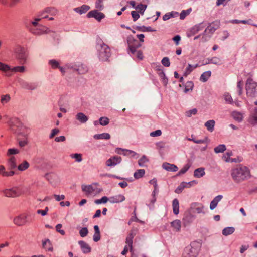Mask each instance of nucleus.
I'll list each match as a JSON object with an SVG mask.
<instances>
[{
    "label": "nucleus",
    "mask_w": 257,
    "mask_h": 257,
    "mask_svg": "<svg viewBox=\"0 0 257 257\" xmlns=\"http://www.w3.org/2000/svg\"><path fill=\"white\" fill-rule=\"evenodd\" d=\"M49 64L51 65V67L53 69H56L60 67L59 63L55 60H51L49 62Z\"/></svg>",
    "instance_id": "53"
},
{
    "label": "nucleus",
    "mask_w": 257,
    "mask_h": 257,
    "mask_svg": "<svg viewBox=\"0 0 257 257\" xmlns=\"http://www.w3.org/2000/svg\"><path fill=\"white\" fill-rule=\"evenodd\" d=\"M232 116L234 119L237 120L238 121H241L242 119V115L241 113L238 112H233L232 113Z\"/></svg>",
    "instance_id": "51"
},
{
    "label": "nucleus",
    "mask_w": 257,
    "mask_h": 257,
    "mask_svg": "<svg viewBox=\"0 0 257 257\" xmlns=\"http://www.w3.org/2000/svg\"><path fill=\"white\" fill-rule=\"evenodd\" d=\"M199 65L198 64H196L195 65H192L191 64H188V67L186 68L185 71L184 72L183 76L185 77L187 76L190 73L196 68L198 67Z\"/></svg>",
    "instance_id": "31"
},
{
    "label": "nucleus",
    "mask_w": 257,
    "mask_h": 257,
    "mask_svg": "<svg viewBox=\"0 0 257 257\" xmlns=\"http://www.w3.org/2000/svg\"><path fill=\"white\" fill-rule=\"evenodd\" d=\"M193 183V182H190L189 183L182 182L175 190L176 193H181L185 188H189Z\"/></svg>",
    "instance_id": "21"
},
{
    "label": "nucleus",
    "mask_w": 257,
    "mask_h": 257,
    "mask_svg": "<svg viewBox=\"0 0 257 257\" xmlns=\"http://www.w3.org/2000/svg\"><path fill=\"white\" fill-rule=\"evenodd\" d=\"M121 161V158L118 156H115L109 158L106 162V165L107 166H114L119 163Z\"/></svg>",
    "instance_id": "16"
},
{
    "label": "nucleus",
    "mask_w": 257,
    "mask_h": 257,
    "mask_svg": "<svg viewBox=\"0 0 257 257\" xmlns=\"http://www.w3.org/2000/svg\"><path fill=\"white\" fill-rule=\"evenodd\" d=\"M90 9V7L86 5H83L80 7H77L75 8L74 11L80 14L86 13L87 11Z\"/></svg>",
    "instance_id": "28"
},
{
    "label": "nucleus",
    "mask_w": 257,
    "mask_h": 257,
    "mask_svg": "<svg viewBox=\"0 0 257 257\" xmlns=\"http://www.w3.org/2000/svg\"><path fill=\"white\" fill-rule=\"evenodd\" d=\"M87 16L88 18H94L98 22H100L102 19L105 18V15L99 11V10H93L90 11Z\"/></svg>",
    "instance_id": "10"
},
{
    "label": "nucleus",
    "mask_w": 257,
    "mask_h": 257,
    "mask_svg": "<svg viewBox=\"0 0 257 257\" xmlns=\"http://www.w3.org/2000/svg\"><path fill=\"white\" fill-rule=\"evenodd\" d=\"M0 71L6 73V75L7 76H11L12 75L11 73V67L5 63L0 62Z\"/></svg>",
    "instance_id": "19"
},
{
    "label": "nucleus",
    "mask_w": 257,
    "mask_h": 257,
    "mask_svg": "<svg viewBox=\"0 0 257 257\" xmlns=\"http://www.w3.org/2000/svg\"><path fill=\"white\" fill-rule=\"evenodd\" d=\"M162 64L165 67H169L170 65L169 59L168 57H164L162 60Z\"/></svg>",
    "instance_id": "64"
},
{
    "label": "nucleus",
    "mask_w": 257,
    "mask_h": 257,
    "mask_svg": "<svg viewBox=\"0 0 257 257\" xmlns=\"http://www.w3.org/2000/svg\"><path fill=\"white\" fill-rule=\"evenodd\" d=\"M14 53L16 59L19 60L20 64H24L26 63L28 55L27 50L24 47L20 45L16 46L14 49Z\"/></svg>",
    "instance_id": "5"
},
{
    "label": "nucleus",
    "mask_w": 257,
    "mask_h": 257,
    "mask_svg": "<svg viewBox=\"0 0 257 257\" xmlns=\"http://www.w3.org/2000/svg\"><path fill=\"white\" fill-rule=\"evenodd\" d=\"M206 25L203 23H200L197 25H195L194 26L191 30V32L193 34H195L196 33H198L200 31L203 30L205 27Z\"/></svg>",
    "instance_id": "26"
},
{
    "label": "nucleus",
    "mask_w": 257,
    "mask_h": 257,
    "mask_svg": "<svg viewBox=\"0 0 257 257\" xmlns=\"http://www.w3.org/2000/svg\"><path fill=\"white\" fill-rule=\"evenodd\" d=\"M38 21H34L32 22L33 27L31 28V32L35 35H41L46 31L47 28L43 26L38 25Z\"/></svg>",
    "instance_id": "9"
},
{
    "label": "nucleus",
    "mask_w": 257,
    "mask_h": 257,
    "mask_svg": "<svg viewBox=\"0 0 257 257\" xmlns=\"http://www.w3.org/2000/svg\"><path fill=\"white\" fill-rule=\"evenodd\" d=\"M42 244L44 248L48 249V250H52V247L51 246L50 241L49 239H46L43 241Z\"/></svg>",
    "instance_id": "48"
},
{
    "label": "nucleus",
    "mask_w": 257,
    "mask_h": 257,
    "mask_svg": "<svg viewBox=\"0 0 257 257\" xmlns=\"http://www.w3.org/2000/svg\"><path fill=\"white\" fill-rule=\"evenodd\" d=\"M27 215L22 214L14 219V223L18 226L24 225L27 222Z\"/></svg>",
    "instance_id": "13"
},
{
    "label": "nucleus",
    "mask_w": 257,
    "mask_h": 257,
    "mask_svg": "<svg viewBox=\"0 0 257 257\" xmlns=\"http://www.w3.org/2000/svg\"><path fill=\"white\" fill-rule=\"evenodd\" d=\"M48 13L45 12V9L40 13L39 15V18H35V20L36 21H39L42 19L48 18Z\"/></svg>",
    "instance_id": "50"
},
{
    "label": "nucleus",
    "mask_w": 257,
    "mask_h": 257,
    "mask_svg": "<svg viewBox=\"0 0 257 257\" xmlns=\"http://www.w3.org/2000/svg\"><path fill=\"white\" fill-rule=\"evenodd\" d=\"M191 11V9L190 8L186 10H183L180 15V18L181 20H183L185 17L189 15Z\"/></svg>",
    "instance_id": "55"
},
{
    "label": "nucleus",
    "mask_w": 257,
    "mask_h": 257,
    "mask_svg": "<svg viewBox=\"0 0 257 257\" xmlns=\"http://www.w3.org/2000/svg\"><path fill=\"white\" fill-rule=\"evenodd\" d=\"M96 49L99 59L103 61H106L111 55L110 49L101 40H98L96 44Z\"/></svg>",
    "instance_id": "3"
},
{
    "label": "nucleus",
    "mask_w": 257,
    "mask_h": 257,
    "mask_svg": "<svg viewBox=\"0 0 257 257\" xmlns=\"http://www.w3.org/2000/svg\"><path fill=\"white\" fill-rule=\"evenodd\" d=\"M235 231V229L233 227H228L225 228L222 230V234L224 236H227L232 234Z\"/></svg>",
    "instance_id": "38"
},
{
    "label": "nucleus",
    "mask_w": 257,
    "mask_h": 257,
    "mask_svg": "<svg viewBox=\"0 0 257 257\" xmlns=\"http://www.w3.org/2000/svg\"><path fill=\"white\" fill-rule=\"evenodd\" d=\"M222 195H218L215 197L210 203V208L211 210L214 209L217 206L218 202L222 199Z\"/></svg>",
    "instance_id": "27"
},
{
    "label": "nucleus",
    "mask_w": 257,
    "mask_h": 257,
    "mask_svg": "<svg viewBox=\"0 0 257 257\" xmlns=\"http://www.w3.org/2000/svg\"><path fill=\"white\" fill-rule=\"evenodd\" d=\"M95 8L99 10H103L104 8L103 0H97L95 3Z\"/></svg>",
    "instance_id": "56"
},
{
    "label": "nucleus",
    "mask_w": 257,
    "mask_h": 257,
    "mask_svg": "<svg viewBox=\"0 0 257 257\" xmlns=\"http://www.w3.org/2000/svg\"><path fill=\"white\" fill-rule=\"evenodd\" d=\"M231 175L235 182L239 183L249 177L250 170L247 167L239 165L232 169Z\"/></svg>",
    "instance_id": "1"
},
{
    "label": "nucleus",
    "mask_w": 257,
    "mask_h": 257,
    "mask_svg": "<svg viewBox=\"0 0 257 257\" xmlns=\"http://www.w3.org/2000/svg\"><path fill=\"white\" fill-rule=\"evenodd\" d=\"M156 71L161 79L162 83L164 85L166 86L168 83V79L165 76L162 67L160 65L157 66L156 67Z\"/></svg>",
    "instance_id": "12"
},
{
    "label": "nucleus",
    "mask_w": 257,
    "mask_h": 257,
    "mask_svg": "<svg viewBox=\"0 0 257 257\" xmlns=\"http://www.w3.org/2000/svg\"><path fill=\"white\" fill-rule=\"evenodd\" d=\"M93 137L95 139L108 140L110 138V135L108 133H104L100 134H96Z\"/></svg>",
    "instance_id": "34"
},
{
    "label": "nucleus",
    "mask_w": 257,
    "mask_h": 257,
    "mask_svg": "<svg viewBox=\"0 0 257 257\" xmlns=\"http://www.w3.org/2000/svg\"><path fill=\"white\" fill-rule=\"evenodd\" d=\"M72 158H75L77 162H81L82 161V155L81 154H72L71 155Z\"/></svg>",
    "instance_id": "62"
},
{
    "label": "nucleus",
    "mask_w": 257,
    "mask_h": 257,
    "mask_svg": "<svg viewBox=\"0 0 257 257\" xmlns=\"http://www.w3.org/2000/svg\"><path fill=\"white\" fill-rule=\"evenodd\" d=\"M219 24L218 21H215L207 26L204 32L202 38L203 42L207 41L210 38L211 35L219 27Z\"/></svg>",
    "instance_id": "6"
},
{
    "label": "nucleus",
    "mask_w": 257,
    "mask_h": 257,
    "mask_svg": "<svg viewBox=\"0 0 257 257\" xmlns=\"http://www.w3.org/2000/svg\"><path fill=\"white\" fill-rule=\"evenodd\" d=\"M125 197L122 195H118L115 196L111 197L109 199L111 203H119L125 200Z\"/></svg>",
    "instance_id": "24"
},
{
    "label": "nucleus",
    "mask_w": 257,
    "mask_h": 257,
    "mask_svg": "<svg viewBox=\"0 0 257 257\" xmlns=\"http://www.w3.org/2000/svg\"><path fill=\"white\" fill-rule=\"evenodd\" d=\"M79 244L80 245L82 250L84 253H87L91 251V248L89 245L83 241H79Z\"/></svg>",
    "instance_id": "23"
},
{
    "label": "nucleus",
    "mask_w": 257,
    "mask_h": 257,
    "mask_svg": "<svg viewBox=\"0 0 257 257\" xmlns=\"http://www.w3.org/2000/svg\"><path fill=\"white\" fill-rule=\"evenodd\" d=\"M226 146L225 145H219L214 149L216 153H222L226 150Z\"/></svg>",
    "instance_id": "47"
},
{
    "label": "nucleus",
    "mask_w": 257,
    "mask_h": 257,
    "mask_svg": "<svg viewBox=\"0 0 257 257\" xmlns=\"http://www.w3.org/2000/svg\"><path fill=\"white\" fill-rule=\"evenodd\" d=\"M149 183L154 186V190L152 193L153 199L151 200V203L153 204L156 201L155 195L158 193V189L157 187V180L156 179H153L149 181Z\"/></svg>",
    "instance_id": "18"
},
{
    "label": "nucleus",
    "mask_w": 257,
    "mask_h": 257,
    "mask_svg": "<svg viewBox=\"0 0 257 257\" xmlns=\"http://www.w3.org/2000/svg\"><path fill=\"white\" fill-rule=\"evenodd\" d=\"M148 161V159L147 157L143 155L139 160L138 164L140 166H143L145 163Z\"/></svg>",
    "instance_id": "54"
},
{
    "label": "nucleus",
    "mask_w": 257,
    "mask_h": 257,
    "mask_svg": "<svg viewBox=\"0 0 257 257\" xmlns=\"http://www.w3.org/2000/svg\"><path fill=\"white\" fill-rule=\"evenodd\" d=\"M146 8V5L140 4L136 6L135 9L138 11V12H139L141 14L143 15Z\"/></svg>",
    "instance_id": "46"
},
{
    "label": "nucleus",
    "mask_w": 257,
    "mask_h": 257,
    "mask_svg": "<svg viewBox=\"0 0 257 257\" xmlns=\"http://www.w3.org/2000/svg\"><path fill=\"white\" fill-rule=\"evenodd\" d=\"M45 12L52 15H55L57 13V10L54 8H46L45 9Z\"/></svg>",
    "instance_id": "57"
},
{
    "label": "nucleus",
    "mask_w": 257,
    "mask_h": 257,
    "mask_svg": "<svg viewBox=\"0 0 257 257\" xmlns=\"http://www.w3.org/2000/svg\"><path fill=\"white\" fill-rule=\"evenodd\" d=\"M201 248V244L197 242H193L186 247L182 257H197Z\"/></svg>",
    "instance_id": "4"
},
{
    "label": "nucleus",
    "mask_w": 257,
    "mask_h": 257,
    "mask_svg": "<svg viewBox=\"0 0 257 257\" xmlns=\"http://www.w3.org/2000/svg\"><path fill=\"white\" fill-rule=\"evenodd\" d=\"M122 151H123V155L125 156L134 158H138L139 157V155L137 153L132 150L125 149Z\"/></svg>",
    "instance_id": "33"
},
{
    "label": "nucleus",
    "mask_w": 257,
    "mask_h": 257,
    "mask_svg": "<svg viewBox=\"0 0 257 257\" xmlns=\"http://www.w3.org/2000/svg\"><path fill=\"white\" fill-rule=\"evenodd\" d=\"M19 152L20 151L18 149L14 148L9 149L7 152V155L12 156V155L18 154Z\"/></svg>",
    "instance_id": "58"
},
{
    "label": "nucleus",
    "mask_w": 257,
    "mask_h": 257,
    "mask_svg": "<svg viewBox=\"0 0 257 257\" xmlns=\"http://www.w3.org/2000/svg\"><path fill=\"white\" fill-rule=\"evenodd\" d=\"M76 118L78 119L79 121H80L81 123H85L86 122L88 118L87 116H86L84 113H78L76 115Z\"/></svg>",
    "instance_id": "36"
},
{
    "label": "nucleus",
    "mask_w": 257,
    "mask_h": 257,
    "mask_svg": "<svg viewBox=\"0 0 257 257\" xmlns=\"http://www.w3.org/2000/svg\"><path fill=\"white\" fill-rule=\"evenodd\" d=\"M29 163L27 161H24L18 166V169L21 171H25L29 168Z\"/></svg>",
    "instance_id": "40"
},
{
    "label": "nucleus",
    "mask_w": 257,
    "mask_h": 257,
    "mask_svg": "<svg viewBox=\"0 0 257 257\" xmlns=\"http://www.w3.org/2000/svg\"><path fill=\"white\" fill-rule=\"evenodd\" d=\"M7 124L10 130L14 133L22 135L25 138L27 136V128L22 124L18 118H10L7 121Z\"/></svg>",
    "instance_id": "2"
},
{
    "label": "nucleus",
    "mask_w": 257,
    "mask_h": 257,
    "mask_svg": "<svg viewBox=\"0 0 257 257\" xmlns=\"http://www.w3.org/2000/svg\"><path fill=\"white\" fill-rule=\"evenodd\" d=\"M15 174V172L13 170L6 171L5 167L3 165H0V175L3 177L13 176Z\"/></svg>",
    "instance_id": "20"
},
{
    "label": "nucleus",
    "mask_w": 257,
    "mask_h": 257,
    "mask_svg": "<svg viewBox=\"0 0 257 257\" xmlns=\"http://www.w3.org/2000/svg\"><path fill=\"white\" fill-rule=\"evenodd\" d=\"M136 234V231L134 230H131L125 239V243L128 246L131 252H133V239Z\"/></svg>",
    "instance_id": "11"
},
{
    "label": "nucleus",
    "mask_w": 257,
    "mask_h": 257,
    "mask_svg": "<svg viewBox=\"0 0 257 257\" xmlns=\"http://www.w3.org/2000/svg\"><path fill=\"white\" fill-rule=\"evenodd\" d=\"M9 169L12 170L17 167L16 159L14 156H10L8 161Z\"/></svg>",
    "instance_id": "22"
},
{
    "label": "nucleus",
    "mask_w": 257,
    "mask_h": 257,
    "mask_svg": "<svg viewBox=\"0 0 257 257\" xmlns=\"http://www.w3.org/2000/svg\"><path fill=\"white\" fill-rule=\"evenodd\" d=\"M243 86V82L242 81H239L237 82V87L238 89V92L239 95L242 93V88Z\"/></svg>",
    "instance_id": "59"
},
{
    "label": "nucleus",
    "mask_w": 257,
    "mask_h": 257,
    "mask_svg": "<svg viewBox=\"0 0 257 257\" xmlns=\"http://www.w3.org/2000/svg\"><path fill=\"white\" fill-rule=\"evenodd\" d=\"M25 71V67L24 66H16L11 68V73L12 72H21L23 73Z\"/></svg>",
    "instance_id": "49"
},
{
    "label": "nucleus",
    "mask_w": 257,
    "mask_h": 257,
    "mask_svg": "<svg viewBox=\"0 0 257 257\" xmlns=\"http://www.w3.org/2000/svg\"><path fill=\"white\" fill-rule=\"evenodd\" d=\"M20 83L23 88L27 90H34L38 87L37 83H29L23 80L21 81Z\"/></svg>",
    "instance_id": "15"
},
{
    "label": "nucleus",
    "mask_w": 257,
    "mask_h": 257,
    "mask_svg": "<svg viewBox=\"0 0 257 257\" xmlns=\"http://www.w3.org/2000/svg\"><path fill=\"white\" fill-rule=\"evenodd\" d=\"M82 190L85 192L86 195H89L95 193L96 187L92 185H83Z\"/></svg>",
    "instance_id": "17"
},
{
    "label": "nucleus",
    "mask_w": 257,
    "mask_h": 257,
    "mask_svg": "<svg viewBox=\"0 0 257 257\" xmlns=\"http://www.w3.org/2000/svg\"><path fill=\"white\" fill-rule=\"evenodd\" d=\"M204 168H199L195 170L194 172V176L195 177L200 178L205 175Z\"/></svg>",
    "instance_id": "29"
},
{
    "label": "nucleus",
    "mask_w": 257,
    "mask_h": 257,
    "mask_svg": "<svg viewBox=\"0 0 257 257\" xmlns=\"http://www.w3.org/2000/svg\"><path fill=\"white\" fill-rule=\"evenodd\" d=\"M162 167L164 169L167 171L175 172L178 170V167L176 165L168 163H164L162 165Z\"/></svg>",
    "instance_id": "25"
},
{
    "label": "nucleus",
    "mask_w": 257,
    "mask_h": 257,
    "mask_svg": "<svg viewBox=\"0 0 257 257\" xmlns=\"http://www.w3.org/2000/svg\"><path fill=\"white\" fill-rule=\"evenodd\" d=\"M246 94L249 96H254L257 91V84L251 78L247 79L246 83Z\"/></svg>",
    "instance_id": "7"
},
{
    "label": "nucleus",
    "mask_w": 257,
    "mask_h": 257,
    "mask_svg": "<svg viewBox=\"0 0 257 257\" xmlns=\"http://www.w3.org/2000/svg\"><path fill=\"white\" fill-rule=\"evenodd\" d=\"M77 70L80 74H85L88 71V68L85 65L81 64L78 66Z\"/></svg>",
    "instance_id": "43"
},
{
    "label": "nucleus",
    "mask_w": 257,
    "mask_h": 257,
    "mask_svg": "<svg viewBox=\"0 0 257 257\" xmlns=\"http://www.w3.org/2000/svg\"><path fill=\"white\" fill-rule=\"evenodd\" d=\"M215 123L214 120H210L205 122V126L208 131L212 132L214 130Z\"/></svg>",
    "instance_id": "32"
},
{
    "label": "nucleus",
    "mask_w": 257,
    "mask_h": 257,
    "mask_svg": "<svg viewBox=\"0 0 257 257\" xmlns=\"http://www.w3.org/2000/svg\"><path fill=\"white\" fill-rule=\"evenodd\" d=\"M88 233V229L86 227L82 228L79 231L80 236L82 237H84L87 235Z\"/></svg>",
    "instance_id": "61"
},
{
    "label": "nucleus",
    "mask_w": 257,
    "mask_h": 257,
    "mask_svg": "<svg viewBox=\"0 0 257 257\" xmlns=\"http://www.w3.org/2000/svg\"><path fill=\"white\" fill-rule=\"evenodd\" d=\"M209 63L218 65L221 63V60L219 58L215 57L209 60Z\"/></svg>",
    "instance_id": "63"
},
{
    "label": "nucleus",
    "mask_w": 257,
    "mask_h": 257,
    "mask_svg": "<svg viewBox=\"0 0 257 257\" xmlns=\"http://www.w3.org/2000/svg\"><path fill=\"white\" fill-rule=\"evenodd\" d=\"M99 123L101 125H107L109 123V119L106 117H101L99 119Z\"/></svg>",
    "instance_id": "52"
},
{
    "label": "nucleus",
    "mask_w": 257,
    "mask_h": 257,
    "mask_svg": "<svg viewBox=\"0 0 257 257\" xmlns=\"http://www.w3.org/2000/svg\"><path fill=\"white\" fill-rule=\"evenodd\" d=\"M172 207H173V213L177 215L179 213V201L177 199H174L173 200L172 202Z\"/></svg>",
    "instance_id": "30"
},
{
    "label": "nucleus",
    "mask_w": 257,
    "mask_h": 257,
    "mask_svg": "<svg viewBox=\"0 0 257 257\" xmlns=\"http://www.w3.org/2000/svg\"><path fill=\"white\" fill-rule=\"evenodd\" d=\"M178 15V13H177L176 12H171L167 13L163 16V20L164 21H166L171 18L177 17Z\"/></svg>",
    "instance_id": "35"
},
{
    "label": "nucleus",
    "mask_w": 257,
    "mask_h": 257,
    "mask_svg": "<svg viewBox=\"0 0 257 257\" xmlns=\"http://www.w3.org/2000/svg\"><path fill=\"white\" fill-rule=\"evenodd\" d=\"M171 226L174 228L175 231H179L181 228V221L179 220H175L171 222Z\"/></svg>",
    "instance_id": "37"
},
{
    "label": "nucleus",
    "mask_w": 257,
    "mask_h": 257,
    "mask_svg": "<svg viewBox=\"0 0 257 257\" xmlns=\"http://www.w3.org/2000/svg\"><path fill=\"white\" fill-rule=\"evenodd\" d=\"M145 171L144 169L137 170L134 174V177L135 179H138L142 178L145 174Z\"/></svg>",
    "instance_id": "39"
},
{
    "label": "nucleus",
    "mask_w": 257,
    "mask_h": 257,
    "mask_svg": "<svg viewBox=\"0 0 257 257\" xmlns=\"http://www.w3.org/2000/svg\"><path fill=\"white\" fill-rule=\"evenodd\" d=\"M127 42L130 51L132 53L135 54L136 52L137 48L140 47L141 44H139L137 40L133 39L128 40Z\"/></svg>",
    "instance_id": "14"
},
{
    "label": "nucleus",
    "mask_w": 257,
    "mask_h": 257,
    "mask_svg": "<svg viewBox=\"0 0 257 257\" xmlns=\"http://www.w3.org/2000/svg\"><path fill=\"white\" fill-rule=\"evenodd\" d=\"M249 122L252 124H257V108L255 109L254 112L250 117Z\"/></svg>",
    "instance_id": "42"
},
{
    "label": "nucleus",
    "mask_w": 257,
    "mask_h": 257,
    "mask_svg": "<svg viewBox=\"0 0 257 257\" xmlns=\"http://www.w3.org/2000/svg\"><path fill=\"white\" fill-rule=\"evenodd\" d=\"M11 100V96L9 94L3 95L1 96V102L3 105L8 103Z\"/></svg>",
    "instance_id": "45"
},
{
    "label": "nucleus",
    "mask_w": 257,
    "mask_h": 257,
    "mask_svg": "<svg viewBox=\"0 0 257 257\" xmlns=\"http://www.w3.org/2000/svg\"><path fill=\"white\" fill-rule=\"evenodd\" d=\"M211 72L210 71L204 72L200 77V80L202 82H206L211 76Z\"/></svg>",
    "instance_id": "41"
},
{
    "label": "nucleus",
    "mask_w": 257,
    "mask_h": 257,
    "mask_svg": "<svg viewBox=\"0 0 257 257\" xmlns=\"http://www.w3.org/2000/svg\"><path fill=\"white\" fill-rule=\"evenodd\" d=\"M138 30L142 32H154L155 31V30H153L151 27H145L143 26L141 27H139Z\"/></svg>",
    "instance_id": "60"
},
{
    "label": "nucleus",
    "mask_w": 257,
    "mask_h": 257,
    "mask_svg": "<svg viewBox=\"0 0 257 257\" xmlns=\"http://www.w3.org/2000/svg\"><path fill=\"white\" fill-rule=\"evenodd\" d=\"M4 194L8 197H16L21 195L23 192L20 187H13L6 189L3 191Z\"/></svg>",
    "instance_id": "8"
},
{
    "label": "nucleus",
    "mask_w": 257,
    "mask_h": 257,
    "mask_svg": "<svg viewBox=\"0 0 257 257\" xmlns=\"http://www.w3.org/2000/svg\"><path fill=\"white\" fill-rule=\"evenodd\" d=\"M194 87V84L192 81H188L185 85L184 92L187 93L189 91H192Z\"/></svg>",
    "instance_id": "44"
}]
</instances>
